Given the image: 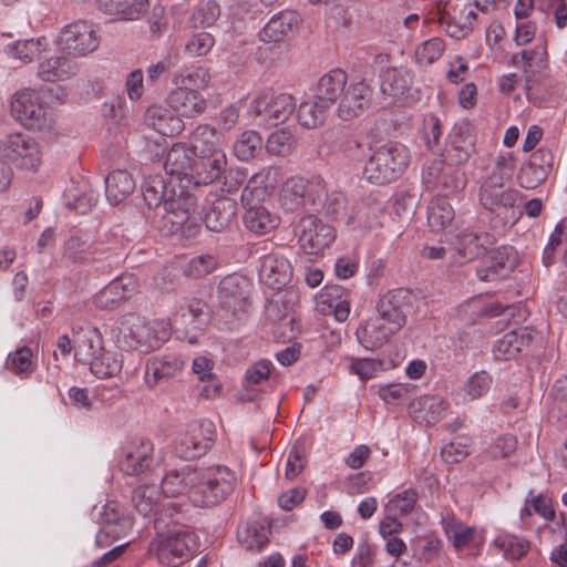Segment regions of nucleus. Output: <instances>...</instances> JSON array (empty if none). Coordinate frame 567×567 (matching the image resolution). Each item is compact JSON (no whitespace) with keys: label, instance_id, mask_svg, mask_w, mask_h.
Instances as JSON below:
<instances>
[{"label":"nucleus","instance_id":"nucleus-1","mask_svg":"<svg viewBox=\"0 0 567 567\" xmlns=\"http://www.w3.org/2000/svg\"><path fill=\"white\" fill-rule=\"evenodd\" d=\"M113 332L122 347L140 352L158 349L171 334L166 322L145 321L135 313L122 316L113 328Z\"/></svg>","mask_w":567,"mask_h":567},{"label":"nucleus","instance_id":"nucleus-2","mask_svg":"<svg viewBox=\"0 0 567 567\" xmlns=\"http://www.w3.org/2000/svg\"><path fill=\"white\" fill-rule=\"evenodd\" d=\"M409 163L408 147L399 143H386L373 148L363 165L362 176L372 184H389L403 175Z\"/></svg>","mask_w":567,"mask_h":567},{"label":"nucleus","instance_id":"nucleus-3","mask_svg":"<svg viewBox=\"0 0 567 567\" xmlns=\"http://www.w3.org/2000/svg\"><path fill=\"white\" fill-rule=\"evenodd\" d=\"M196 487L192 491L190 502L195 506L210 507L220 504L233 494L237 475L225 465L197 468Z\"/></svg>","mask_w":567,"mask_h":567},{"label":"nucleus","instance_id":"nucleus-4","mask_svg":"<svg viewBox=\"0 0 567 567\" xmlns=\"http://www.w3.org/2000/svg\"><path fill=\"white\" fill-rule=\"evenodd\" d=\"M248 288V280L237 275L225 277L218 285L219 307L217 316L230 328L246 318L249 299Z\"/></svg>","mask_w":567,"mask_h":567},{"label":"nucleus","instance_id":"nucleus-5","mask_svg":"<svg viewBox=\"0 0 567 567\" xmlns=\"http://www.w3.org/2000/svg\"><path fill=\"white\" fill-rule=\"evenodd\" d=\"M12 115L24 126L43 131L53 123V113L40 93L32 90L18 92L11 102Z\"/></svg>","mask_w":567,"mask_h":567},{"label":"nucleus","instance_id":"nucleus-6","mask_svg":"<svg viewBox=\"0 0 567 567\" xmlns=\"http://www.w3.org/2000/svg\"><path fill=\"white\" fill-rule=\"evenodd\" d=\"M1 159L22 171L34 172L41 164L42 153L38 142L22 133L7 135L0 142Z\"/></svg>","mask_w":567,"mask_h":567},{"label":"nucleus","instance_id":"nucleus-7","mask_svg":"<svg viewBox=\"0 0 567 567\" xmlns=\"http://www.w3.org/2000/svg\"><path fill=\"white\" fill-rule=\"evenodd\" d=\"M323 194L324 182L322 179L308 181L300 176H292L282 184L279 203L286 212H297L308 204L317 207V202H321Z\"/></svg>","mask_w":567,"mask_h":567},{"label":"nucleus","instance_id":"nucleus-8","mask_svg":"<svg viewBox=\"0 0 567 567\" xmlns=\"http://www.w3.org/2000/svg\"><path fill=\"white\" fill-rule=\"evenodd\" d=\"M171 197L164 202L162 223L171 235L178 233L184 227L190 229L196 225L195 216L197 199L194 195L184 192L181 186L171 190Z\"/></svg>","mask_w":567,"mask_h":567},{"label":"nucleus","instance_id":"nucleus-9","mask_svg":"<svg viewBox=\"0 0 567 567\" xmlns=\"http://www.w3.org/2000/svg\"><path fill=\"white\" fill-rule=\"evenodd\" d=\"M216 436L215 424L210 420L193 421L175 440V453L181 458H196L204 455Z\"/></svg>","mask_w":567,"mask_h":567},{"label":"nucleus","instance_id":"nucleus-10","mask_svg":"<svg viewBox=\"0 0 567 567\" xmlns=\"http://www.w3.org/2000/svg\"><path fill=\"white\" fill-rule=\"evenodd\" d=\"M99 515L101 528L95 537L97 546H107L110 542L125 538L132 533L133 516L117 502H106Z\"/></svg>","mask_w":567,"mask_h":567},{"label":"nucleus","instance_id":"nucleus-11","mask_svg":"<svg viewBox=\"0 0 567 567\" xmlns=\"http://www.w3.org/2000/svg\"><path fill=\"white\" fill-rule=\"evenodd\" d=\"M296 109L295 100L289 94L275 95L270 92L258 94L249 105V112L260 118V123L277 126L285 123Z\"/></svg>","mask_w":567,"mask_h":567},{"label":"nucleus","instance_id":"nucleus-12","mask_svg":"<svg viewBox=\"0 0 567 567\" xmlns=\"http://www.w3.org/2000/svg\"><path fill=\"white\" fill-rule=\"evenodd\" d=\"M100 38L93 23L78 20L65 25L59 37L62 51L74 55H86L99 47Z\"/></svg>","mask_w":567,"mask_h":567},{"label":"nucleus","instance_id":"nucleus-13","mask_svg":"<svg viewBox=\"0 0 567 567\" xmlns=\"http://www.w3.org/2000/svg\"><path fill=\"white\" fill-rule=\"evenodd\" d=\"M450 164L444 165L442 159H434L423 172V182L427 187L436 189L446 198L457 194L466 185L465 174Z\"/></svg>","mask_w":567,"mask_h":567},{"label":"nucleus","instance_id":"nucleus-14","mask_svg":"<svg viewBox=\"0 0 567 567\" xmlns=\"http://www.w3.org/2000/svg\"><path fill=\"white\" fill-rule=\"evenodd\" d=\"M299 226V246L308 255H318L336 239L334 228L313 215L301 218Z\"/></svg>","mask_w":567,"mask_h":567},{"label":"nucleus","instance_id":"nucleus-15","mask_svg":"<svg viewBox=\"0 0 567 567\" xmlns=\"http://www.w3.org/2000/svg\"><path fill=\"white\" fill-rule=\"evenodd\" d=\"M372 97V89L364 80L351 82L346 85L339 97L337 115L342 121H350L360 116L368 107Z\"/></svg>","mask_w":567,"mask_h":567},{"label":"nucleus","instance_id":"nucleus-16","mask_svg":"<svg viewBox=\"0 0 567 567\" xmlns=\"http://www.w3.org/2000/svg\"><path fill=\"white\" fill-rule=\"evenodd\" d=\"M518 193L505 187V183L496 175H489L480 188V202L488 210L501 214L513 209Z\"/></svg>","mask_w":567,"mask_h":567},{"label":"nucleus","instance_id":"nucleus-17","mask_svg":"<svg viewBox=\"0 0 567 567\" xmlns=\"http://www.w3.org/2000/svg\"><path fill=\"white\" fill-rule=\"evenodd\" d=\"M184 369V360L175 354L167 353L150 358L145 365V384L154 389L176 378Z\"/></svg>","mask_w":567,"mask_h":567},{"label":"nucleus","instance_id":"nucleus-18","mask_svg":"<svg viewBox=\"0 0 567 567\" xmlns=\"http://www.w3.org/2000/svg\"><path fill=\"white\" fill-rule=\"evenodd\" d=\"M199 542L196 534L187 528L169 533L158 545V556L162 559H189L198 549Z\"/></svg>","mask_w":567,"mask_h":567},{"label":"nucleus","instance_id":"nucleus-19","mask_svg":"<svg viewBox=\"0 0 567 567\" xmlns=\"http://www.w3.org/2000/svg\"><path fill=\"white\" fill-rule=\"evenodd\" d=\"M291 266L279 252L270 251L260 257L259 277L260 280L271 289H281L291 278Z\"/></svg>","mask_w":567,"mask_h":567},{"label":"nucleus","instance_id":"nucleus-20","mask_svg":"<svg viewBox=\"0 0 567 567\" xmlns=\"http://www.w3.org/2000/svg\"><path fill=\"white\" fill-rule=\"evenodd\" d=\"M475 140L467 123L456 124L447 136L446 159L452 165L466 163L474 152Z\"/></svg>","mask_w":567,"mask_h":567},{"label":"nucleus","instance_id":"nucleus-21","mask_svg":"<svg viewBox=\"0 0 567 567\" xmlns=\"http://www.w3.org/2000/svg\"><path fill=\"white\" fill-rule=\"evenodd\" d=\"M153 454L154 445L151 441H132L124 447L120 467L127 475H138L150 468Z\"/></svg>","mask_w":567,"mask_h":567},{"label":"nucleus","instance_id":"nucleus-22","mask_svg":"<svg viewBox=\"0 0 567 567\" xmlns=\"http://www.w3.org/2000/svg\"><path fill=\"white\" fill-rule=\"evenodd\" d=\"M227 158L225 153L212 155H195L188 176L195 185H208L219 179L226 172Z\"/></svg>","mask_w":567,"mask_h":567},{"label":"nucleus","instance_id":"nucleus-23","mask_svg":"<svg viewBox=\"0 0 567 567\" xmlns=\"http://www.w3.org/2000/svg\"><path fill=\"white\" fill-rule=\"evenodd\" d=\"M136 288L132 276H120L95 293L93 302L100 309H114L130 298Z\"/></svg>","mask_w":567,"mask_h":567},{"label":"nucleus","instance_id":"nucleus-24","mask_svg":"<svg viewBox=\"0 0 567 567\" xmlns=\"http://www.w3.org/2000/svg\"><path fill=\"white\" fill-rule=\"evenodd\" d=\"M74 357L78 361L90 363L97 357L103 347V337L93 326H80L72 328Z\"/></svg>","mask_w":567,"mask_h":567},{"label":"nucleus","instance_id":"nucleus-25","mask_svg":"<svg viewBox=\"0 0 567 567\" xmlns=\"http://www.w3.org/2000/svg\"><path fill=\"white\" fill-rule=\"evenodd\" d=\"M197 468L184 465L166 472L161 482L162 493L167 497L186 495L190 501L192 491L196 487Z\"/></svg>","mask_w":567,"mask_h":567},{"label":"nucleus","instance_id":"nucleus-26","mask_svg":"<svg viewBox=\"0 0 567 567\" xmlns=\"http://www.w3.org/2000/svg\"><path fill=\"white\" fill-rule=\"evenodd\" d=\"M300 17L295 11H281L270 18L259 32V39L266 43H278L292 37L298 30Z\"/></svg>","mask_w":567,"mask_h":567},{"label":"nucleus","instance_id":"nucleus-27","mask_svg":"<svg viewBox=\"0 0 567 567\" xmlns=\"http://www.w3.org/2000/svg\"><path fill=\"white\" fill-rule=\"evenodd\" d=\"M171 107L178 116L194 118L203 114L207 107L205 97L190 87H176L168 96Z\"/></svg>","mask_w":567,"mask_h":567},{"label":"nucleus","instance_id":"nucleus-28","mask_svg":"<svg viewBox=\"0 0 567 567\" xmlns=\"http://www.w3.org/2000/svg\"><path fill=\"white\" fill-rule=\"evenodd\" d=\"M399 331L398 328H393L391 323L377 315L358 329L357 338L365 349L374 350L386 343L391 336Z\"/></svg>","mask_w":567,"mask_h":567},{"label":"nucleus","instance_id":"nucleus-29","mask_svg":"<svg viewBox=\"0 0 567 567\" xmlns=\"http://www.w3.org/2000/svg\"><path fill=\"white\" fill-rule=\"evenodd\" d=\"M131 502L134 508L143 516L155 514L154 528L158 533L163 529V519L158 515V508L161 506V493L156 485L141 484L136 486L131 496Z\"/></svg>","mask_w":567,"mask_h":567},{"label":"nucleus","instance_id":"nucleus-30","mask_svg":"<svg viewBox=\"0 0 567 567\" xmlns=\"http://www.w3.org/2000/svg\"><path fill=\"white\" fill-rule=\"evenodd\" d=\"M243 203L246 206L244 224L249 231L264 235L277 228L280 221L279 217L265 205L254 203V197Z\"/></svg>","mask_w":567,"mask_h":567},{"label":"nucleus","instance_id":"nucleus-31","mask_svg":"<svg viewBox=\"0 0 567 567\" xmlns=\"http://www.w3.org/2000/svg\"><path fill=\"white\" fill-rule=\"evenodd\" d=\"M145 124L164 136H174L184 130V122L163 105H151L144 115Z\"/></svg>","mask_w":567,"mask_h":567},{"label":"nucleus","instance_id":"nucleus-32","mask_svg":"<svg viewBox=\"0 0 567 567\" xmlns=\"http://www.w3.org/2000/svg\"><path fill=\"white\" fill-rule=\"evenodd\" d=\"M237 214V202L230 197H219L213 202L205 215L207 229L220 233L227 229Z\"/></svg>","mask_w":567,"mask_h":567},{"label":"nucleus","instance_id":"nucleus-33","mask_svg":"<svg viewBox=\"0 0 567 567\" xmlns=\"http://www.w3.org/2000/svg\"><path fill=\"white\" fill-rule=\"evenodd\" d=\"M347 82L348 76L344 71L331 70L320 78L315 97L323 103V107H331L341 96Z\"/></svg>","mask_w":567,"mask_h":567},{"label":"nucleus","instance_id":"nucleus-34","mask_svg":"<svg viewBox=\"0 0 567 567\" xmlns=\"http://www.w3.org/2000/svg\"><path fill=\"white\" fill-rule=\"evenodd\" d=\"M99 9L122 21L141 19L150 9L148 0H97Z\"/></svg>","mask_w":567,"mask_h":567},{"label":"nucleus","instance_id":"nucleus-35","mask_svg":"<svg viewBox=\"0 0 567 567\" xmlns=\"http://www.w3.org/2000/svg\"><path fill=\"white\" fill-rule=\"evenodd\" d=\"M192 146L195 155H215L225 153L223 150V135L208 124H199L192 133Z\"/></svg>","mask_w":567,"mask_h":567},{"label":"nucleus","instance_id":"nucleus-36","mask_svg":"<svg viewBox=\"0 0 567 567\" xmlns=\"http://www.w3.org/2000/svg\"><path fill=\"white\" fill-rule=\"evenodd\" d=\"M413 78V72L405 66L388 68L381 78V91L392 97L402 96L411 89Z\"/></svg>","mask_w":567,"mask_h":567},{"label":"nucleus","instance_id":"nucleus-37","mask_svg":"<svg viewBox=\"0 0 567 567\" xmlns=\"http://www.w3.org/2000/svg\"><path fill=\"white\" fill-rule=\"evenodd\" d=\"M532 342V336L526 328L512 330L496 340L493 347L494 357L497 360H511Z\"/></svg>","mask_w":567,"mask_h":567},{"label":"nucleus","instance_id":"nucleus-38","mask_svg":"<svg viewBox=\"0 0 567 567\" xmlns=\"http://www.w3.org/2000/svg\"><path fill=\"white\" fill-rule=\"evenodd\" d=\"M194 151L185 144H174L166 154L164 168L167 174L173 176H185L188 178L193 162Z\"/></svg>","mask_w":567,"mask_h":567},{"label":"nucleus","instance_id":"nucleus-39","mask_svg":"<svg viewBox=\"0 0 567 567\" xmlns=\"http://www.w3.org/2000/svg\"><path fill=\"white\" fill-rule=\"evenodd\" d=\"M488 244V234H477L466 229L457 235L455 248L465 261H472L486 252Z\"/></svg>","mask_w":567,"mask_h":567},{"label":"nucleus","instance_id":"nucleus-40","mask_svg":"<svg viewBox=\"0 0 567 567\" xmlns=\"http://www.w3.org/2000/svg\"><path fill=\"white\" fill-rule=\"evenodd\" d=\"M492 375L482 370L471 374L464 384L455 392V399L461 403H468L485 395L492 388Z\"/></svg>","mask_w":567,"mask_h":567},{"label":"nucleus","instance_id":"nucleus-41","mask_svg":"<svg viewBox=\"0 0 567 567\" xmlns=\"http://www.w3.org/2000/svg\"><path fill=\"white\" fill-rule=\"evenodd\" d=\"M441 522L446 537L455 548L462 549L475 540L476 528L465 525L454 514L447 513Z\"/></svg>","mask_w":567,"mask_h":567},{"label":"nucleus","instance_id":"nucleus-42","mask_svg":"<svg viewBox=\"0 0 567 567\" xmlns=\"http://www.w3.org/2000/svg\"><path fill=\"white\" fill-rule=\"evenodd\" d=\"M280 169L268 166L254 174L241 193V202H248L251 197L262 196L268 189H272L279 178Z\"/></svg>","mask_w":567,"mask_h":567},{"label":"nucleus","instance_id":"nucleus-43","mask_svg":"<svg viewBox=\"0 0 567 567\" xmlns=\"http://www.w3.org/2000/svg\"><path fill=\"white\" fill-rule=\"evenodd\" d=\"M173 189H176L173 178L166 182L162 175L150 176L142 185L143 197L150 208L163 207Z\"/></svg>","mask_w":567,"mask_h":567},{"label":"nucleus","instance_id":"nucleus-44","mask_svg":"<svg viewBox=\"0 0 567 567\" xmlns=\"http://www.w3.org/2000/svg\"><path fill=\"white\" fill-rule=\"evenodd\" d=\"M75 73L76 64L65 56L50 58L39 65V76L48 82L63 81Z\"/></svg>","mask_w":567,"mask_h":567},{"label":"nucleus","instance_id":"nucleus-45","mask_svg":"<svg viewBox=\"0 0 567 567\" xmlns=\"http://www.w3.org/2000/svg\"><path fill=\"white\" fill-rule=\"evenodd\" d=\"M135 188V182L126 171H114L105 178V194L110 203L117 204Z\"/></svg>","mask_w":567,"mask_h":567},{"label":"nucleus","instance_id":"nucleus-46","mask_svg":"<svg viewBox=\"0 0 567 567\" xmlns=\"http://www.w3.org/2000/svg\"><path fill=\"white\" fill-rule=\"evenodd\" d=\"M402 307L403 302L400 300L399 293L389 292L379 300L377 311L393 328L401 330L406 323V316Z\"/></svg>","mask_w":567,"mask_h":567},{"label":"nucleus","instance_id":"nucleus-47","mask_svg":"<svg viewBox=\"0 0 567 567\" xmlns=\"http://www.w3.org/2000/svg\"><path fill=\"white\" fill-rule=\"evenodd\" d=\"M338 148L342 156L351 163L365 165V161L373 151L369 143H364L352 134H342L339 138Z\"/></svg>","mask_w":567,"mask_h":567},{"label":"nucleus","instance_id":"nucleus-48","mask_svg":"<svg viewBox=\"0 0 567 567\" xmlns=\"http://www.w3.org/2000/svg\"><path fill=\"white\" fill-rule=\"evenodd\" d=\"M317 206L332 220H346L347 224L351 220V216L347 214V198L339 190L328 192L324 188L321 202H317Z\"/></svg>","mask_w":567,"mask_h":567},{"label":"nucleus","instance_id":"nucleus-49","mask_svg":"<svg viewBox=\"0 0 567 567\" xmlns=\"http://www.w3.org/2000/svg\"><path fill=\"white\" fill-rule=\"evenodd\" d=\"M262 144V137L257 131L247 130L235 140L233 152L238 159L249 161L261 152Z\"/></svg>","mask_w":567,"mask_h":567},{"label":"nucleus","instance_id":"nucleus-50","mask_svg":"<svg viewBox=\"0 0 567 567\" xmlns=\"http://www.w3.org/2000/svg\"><path fill=\"white\" fill-rule=\"evenodd\" d=\"M454 217V209L446 198L437 197L431 202L427 209V223L433 231L445 229Z\"/></svg>","mask_w":567,"mask_h":567},{"label":"nucleus","instance_id":"nucleus-51","mask_svg":"<svg viewBox=\"0 0 567 567\" xmlns=\"http://www.w3.org/2000/svg\"><path fill=\"white\" fill-rule=\"evenodd\" d=\"M89 364L97 378H112L121 372L123 359L122 354L103 349Z\"/></svg>","mask_w":567,"mask_h":567},{"label":"nucleus","instance_id":"nucleus-52","mask_svg":"<svg viewBox=\"0 0 567 567\" xmlns=\"http://www.w3.org/2000/svg\"><path fill=\"white\" fill-rule=\"evenodd\" d=\"M220 17V7L215 0H202L192 12L188 24L193 29H205Z\"/></svg>","mask_w":567,"mask_h":567},{"label":"nucleus","instance_id":"nucleus-53","mask_svg":"<svg viewBox=\"0 0 567 567\" xmlns=\"http://www.w3.org/2000/svg\"><path fill=\"white\" fill-rule=\"evenodd\" d=\"M330 107H323V103L315 97L313 101L302 102L297 111L299 124L306 128H315L322 125Z\"/></svg>","mask_w":567,"mask_h":567},{"label":"nucleus","instance_id":"nucleus-54","mask_svg":"<svg viewBox=\"0 0 567 567\" xmlns=\"http://www.w3.org/2000/svg\"><path fill=\"white\" fill-rule=\"evenodd\" d=\"M48 47V41L44 37L38 39L20 40L9 45L8 52L14 59L23 63H30L35 60L42 51Z\"/></svg>","mask_w":567,"mask_h":567},{"label":"nucleus","instance_id":"nucleus-55","mask_svg":"<svg viewBox=\"0 0 567 567\" xmlns=\"http://www.w3.org/2000/svg\"><path fill=\"white\" fill-rule=\"evenodd\" d=\"M447 402L436 395L421 396L413 406H417L421 413L419 417L427 424H434L441 420L447 409Z\"/></svg>","mask_w":567,"mask_h":567},{"label":"nucleus","instance_id":"nucleus-56","mask_svg":"<svg viewBox=\"0 0 567 567\" xmlns=\"http://www.w3.org/2000/svg\"><path fill=\"white\" fill-rule=\"evenodd\" d=\"M446 49L442 38L434 37L416 45L414 51L415 61L421 65H430L436 62Z\"/></svg>","mask_w":567,"mask_h":567},{"label":"nucleus","instance_id":"nucleus-57","mask_svg":"<svg viewBox=\"0 0 567 567\" xmlns=\"http://www.w3.org/2000/svg\"><path fill=\"white\" fill-rule=\"evenodd\" d=\"M343 295L344 290L341 287L333 286L326 288L319 298L329 302L328 306L339 322L346 321L350 313V305Z\"/></svg>","mask_w":567,"mask_h":567},{"label":"nucleus","instance_id":"nucleus-58","mask_svg":"<svg viewBox=\"0 0 567 567\" xmlns=\"http://www.w3.org/2000/svg\"><path fill=\"white\" fill-rule=\"evenodd\" d=\"M293 147L295 137L290 131L285 128L272 132L265 143L266 152L272 156H287Z\"/></svg>","mask_w":567,"mask_h":567},{"label":"nucleus","instance_id":"nucleus-59","mask_svg":"<svg viewBox=\"0 0 567 567\" xmlns=\"http://www.w3.org/2000/svg\"><path fill=\"white\" fill-rule=\"evenodd\" d=\"M511 270L512 266L507 264L505 254L496 251L486 267L477 269V276L482 281H493L506 277Z\"/></svg>","mask_w":567,"mask_h":567},{"label":"nucleus","instance_id":"nucleus-60","mask_svg":"<svg viewBox=\"0 0 567 567\" xmlns=\"http://www.w3.org/2000/svg\"><path fill=\"white\" fill-rule=\"evenodd\" d=\"M268 530L257 524H249L238 530V539L247 550H260L268 543Z\"/></svg>","mask_w":567,"mask_h":567},{"label":"nucleus","instance_id":"nucleus-61","mask_svg":"<svg viewBox=\"0 0 567 567\" xmlns=\"http://www.w3.org/2000/svg\"><path fill=\"white\" fill-rule=\"evenodd\" d=\"M32 358L31 349L21 347L8 355L6 367L17 375H28L33 370Z\"/></svg>","mask_w":567,"mask_h":567},{"label":"nucleus","instance_id":"nucleus-62","mask_svg":"<svg viewBox=\"0 0 567 567\" xmlns=\"http://www.w3.org/2000/svg\"><path fill=\"white\" fill-rule=\"evenodd\" d=\"M417 501V494L414 489H405L393 496L385 508L390 516H404L410 514Z\"/></svg>","mask_w":567,"mask_h":567},{"label":"nucleus","instance_id":"nucleus-63","mask_svg":"<svg viewBox=\"0 0 567 567\" xmlns=\"http://www.w3.org/2000/svg\"><path fill=\"white\" fill-rule=\"evenodd\" d=\"M495 546L508 559H519L529 549V543L527 540L513 535L498 537L495 540Z\"/></svg>","mask_w":567,"mask_h":567},{"label":"nucleus","instance_id":"nucleus-64","mask_svg":"<svg viewBox=\"0 0 567 567\" xmlns=\"http://www.w3.org/2000/svg\"><path fill=\"white\" fill-rule=\"evenodd\" d=\"M90 254V241L80 236H71L64 244L63 255L72 262H83Z\"/></svg>","mask_w":567,"mask_h":567}]
</instances>
